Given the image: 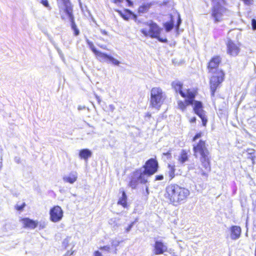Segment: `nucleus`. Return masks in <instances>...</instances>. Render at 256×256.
Returning <instances> with one entry per match:
<instances>
[{
    "label": "nucleus",
    "mask_w": 256,
    "mask_h": 256,
    "mask_svg": "<svg viewBox=\"0 0 256 256\" xmlns=\"http://www.w3.org/2000/svg\"><path fill=\"white\" fill-rule=\"evenodd\" d=\"M224 74L223 71H218V74H215L210 80V88L212 96H214L216 88L224 80Z\"/></svg>",
    "instance_id": "0eeeda50"
},
{
    "label": "nucleus",
    "mask_w": 256,
    "mask_h": 256,
    "mask_svg": "<svg viewBox=\"0 0 256 256\" xmlns=\"http://www.w3.org/2000/svg\"><path fill=\"white\" fill-rule=\"evenodd\" d=\"M220 56H216L212 58L208 62V69L209 73L218 74V71H222L218 69V66L220 62Z\"/></svg>",
    "instance_id": "9d476101"
},
{
    "label": "nucleus",
    "mask_w": 256,
    "mask_h": 256,
    "mask_svg": "<svg viewBox=\"0 0 256 256\" xmlns=\"http://www.w3.org/2000/svg\"><path fill=\"white\" fill-rule=\"evenodd\" d=\"M158 168L157 160L152 158L149 159L142 168L133 172L129 182V186L132 188H135L138 183L146 184L147 182L148 177L156 172Z\"/></svg>",
    "instance_id": "f257e3e1"
},
{
    "label": "nucleus",
    "mask_w": 256,
    "mask_h": 256,
    "mask_svg": "<svg viewBox=\"0 0 256 256\" xmlns=\"http://www.w3.org/2000/svg\"><path fill=\"white\" fill-rule=\"evenodd\" d=\"M228 54L232 56H236L240 52V48L232 40H228L227 44Z\"/></svg>",
    "instance_id": "4468645a"
},
{
    "label": "nucleus",
    "mask_w": 256,
    "mask_h": 256,
    "mask_svg": "<svg viewBox=\"0 0 256 256\" xmlns=\"http://www.w3.org/2000/svg\"><path fill=\"white\" fill-rule=\"evenodd\" d=\"M164 179V176L162 175H158L156 176V180H160Z\"/></svg>",
    "instance_id": "ea45409f"
},
{
    "label": "nucleus",
    "mask_w": 256,
    "mask_h": 256,
    "mask_svg": "<svg viewBox=\"0 0 256 256\" xmlns=\"http://www.w3.org/2000/svg\"><path fill=\"white\" fill-rule=\"evenodd\" d=\"M72 254V252H70V251H68V252H67V254H68V255H71V254Z\"/></svg>",
    "instance_id": "3c124183"
},
{
    "label": "nucleus",
    "mask_w": 256,
    "mask_h": 256,
    "mask_svg": "<svg viewBox=\"0 0 256 256\" xmlns=\"http://www.w3.org/2000/svg\"><path fill=\"white\" fill-rule=\"evenodd\" d=\"M136 220L134 221V222H132L126 228V232H128L130 231V230H132V228L134 226V224H135L136 222Z\"/></svg>",
    "instance_id": "72a5a7b5"
},
{
    "label": "nucleus",
    "mask_w": 256,
    "mask_h": 256,
    "mask_svg": "<svg viewBox=\"0 0 256 256\" xmlns=\"http://www.w3.org/2000/svg\"><path fill=\"white\" fill-rule=\"evenodd\" d=\"M147 116L150 117L151 116V114L149 113H148Z\"/></svg>",
    "instance_id": "6e6d98bb"
},
{
    "label": "nucleus",
    "mask_w": 256,
    "mask_h": 256,
    "mask_svg": "<svg viewBox=\"0 0 256 256\" xmlns=\"http://www.w3.org/2000/svg\"><path fill=\"white\" fill-rule=\"evenodd\" d=\"M181 22H182V20H181L180 14H178V20H177L176 26L177 29L179 28V26H180V24H181Z\"/></svg>",
    "instance_id": "c9c22d12"
},
{
    "label": "nucleus",
    "mask_w": 256,
    "mask_h": 256,
    "mask_svg": "<svg viewBox=\"0 0 256 256\" xmlns=\"http://www.w3.org/2000/svg\"><path fill=\"white\" fill-rule=\"evenodd\" d=\"M172 202H179L184 200L190 194L189 190L178 184H170L166 188V194Z\"/></svg>",
    "instance_id": "7ed1b4c3"
},
{
    "label": "nucleus",
    "mask_w": 256,
    "mask_h": 256,
    "mask_svg": "<svg viewBox=\"0 0 256 256\" xmlns=\"http://www.w3.org/2000/svg\"><path fill=\"white\" fill-rule=\"evenodd\" d=\"M56 1L60 10H64L65 12L68 10H72L69 0H56Z\"/></svg>",
    "instance_id": "f3484780"
},
{
    "label": "nucleus",
    "mask_w": 256,
    "mask_h": 256,
    "mask_svg": "<svg viewBox=\"0 0 256 256\" xmlns=\"http://www.w3.org/2000/svg\"><path fill=\"white\" fill-rule=\"evenodd\" d=\"M150 8V6L148 5H144L140 6L138 8V12L140 13H144L148 11Z\"/></svg>",
    "instance_id": "7c9ffc66"
},
{
    "label": "nucleus",
    "mask_w": 256,
    "mask_h": 256,
    "mask_svg": "<svg viewBox=\"0 0 256 256\" xmlns=\"http://www.w3.org/2000/svg\"><path fill=\"white\" fill-rule=\"evenodd\" d=\"M212 2L211 16L214 22L217 23L223 20L224 16H228L230 12L224 6V0H212Z\"/></svg>",
    "instance_id": "39448f33"
},
{
    "label": "nucleus",
    "mask_w": 256,
    "mask_h": 256,
    "mask_svg": "<svg viewBox=\"0 0 256 256\" xmlns=\"http://www.w3.org/2000/svg\"><path fill=\"white\" fill-rule=\"evenodd\" d=\"M186 106L188 105L186 104L182 101H179L178 102V108L180 109L182 111H184L186 110Z\"/></svg>",
    "instance_id": "473e14b6"
},
{
    "label": "nucleus",
    "mask_w": 256,
    "mask_h": 256,
    "mask_svg": "<svg viewBox=\"0 0 256 256\" xmlns=\"http://www.w3.org/2000/svg\"><path fill=\"white\" fill-rule=\"evenodd\" d=\"M68 243V240L67 238H66L64 240L62 246L63 247H64L65 248H66Z\"/></svg>",
    "instance_id": "e433bc0d"
},
{
    "label": "nucleus",
    "mask_w": 256,
    "mask_h": 256,
    "mask_svg": "<svg viewBox=\"0 0 256 256\" xmlns=\"http://www.w3.org/2000/svg\"><path fill=\"white\" fill-rule=\"evenodd\" d=\"M166 98V94L162 88H153L150 91V106L152 108L159 110Z\"/></svg>",
    "instance_id": "423d86ee"
},
{
    "label": "nucleus",
    "mask_w": 256,
    "mask_h": 256,
    "mask_svg": "<svg viewBox=\"0 0 256 256\" xmlns=\"http://www.w3.org/2000/svg\"><path fill=\"white\" fill-rule=\"evenodd\" d=\"M95 96H96V100H98V102L100 104V97L96 94L95 95Z\"/></svg>",
    "instance_id": "de8ad7c7"
},
{
    "label": "nucleus",
    "mask_w": 256,
    "mask_h": 256,
    "mask_svg": "<svg viewBox=\"0 0 256 256\" xmlns=\"http://www.w3.org/2000/svg\"><path fill=\"white\" fill-rule=\"evenodd\" d=\"M77 178V173L76 172H72L68 176H64L63 178V180L65 182L72 184L76 180Z\"/></svg>",
    "instance_id": "aec40b11"
},
{
    "label": "nucleus",
    "mask_w": 256,
    "mask_h": 256,
    "mask_svg": "<svg viewBox=\"0 0 256 256\" xmlns=\"http://www.w3.org/2000/svg\"><path fill=\"white\" fill-rule=\"evenodd\" d=\"M163 154L166 156L168 158H170L171 157V153L170 152H168L166 153H163Z\"/></svg>",
    "instance_id": "79ce46f5"
},
{
    "label": "nucleus",
    "mask_w": 256,
    "mask_h": 256,
    "mask_svg": "<svg viewBox=\"0 0 256 256\" xmlns=\"http://www.w3.org/2000/svg\"><path fill=\"white\" fill-rule=\"evenodd\" d=\"M65 13L68 15V17L69 20L71 23V27L72 30L74 31V35L76 36H78L80 34V31L77 28L76 25L74 22V18L72 14V10H68V11L65 12Z\"/></svg>",
    "instance_id": "2eb2a0df"
},
{
    "label": "nucleus",
    "mask_w": 256,
    "mask_h": 256,
    "mask_svg": "<svg viewBox=\"0 0 256 256\" xmlns=\"http://www.w3.org/2000/svg\"><path fill=\"white\" fill-rule=\"evenodd\" d=\"M194 110V112L201 118L202 125L206 126L208 122L205 112L202 110V104L200 102L195 101Z\"/></svg>",
    "instance_id": "1a4fd4ad"
},
{
    "label": "nucleus",
    "mask_w": 256,
    "mask_h": 256,
    "mask_svg": "<svg viewBox=\"0 0 256 256\" xmlns=\"http://www.w3.org/2000/svg\"><path fill=\"white\" fill-rule=\"evenodd\" d=\"M246 4H250L252 2L253 0H243Z\"/></svg>",
    "instance_id": "37998d69"
},
{
    "label": "nucleus",
    "mask_w": 256,
    "mask_h": 256,
    "mask_svg": "<svg viewBox=\"0 0 256 256\" xmlns=\"http://www.w3.org/2000/svg\"><path fill=\"white\" fill-rule=\"evenodd\" d=\"M25 204L24 203H23L22 205L21 206H18V205H17L16 208H24V207L25 206Z\"/></svg>",
    "instance_id": "49530a36"
},
{
    "label": "nucleus",
    "mask_w": 256,
    "mask_h": 256,
    "mask_svg": "<svg viewBox=\"0 0 256 256\" xmlns=\"http://www.w3.org/2000/svg\"><path fill=\"white\" fill-rule=\"evenodd\" d=\"M182 86L183 84L178 80H176L172 83V86L175 90L176 92H178L182 97L185 98L186 96V94L182 90Z\"/></svg>",
    "instance_id": "a211bd4d"
},
{
    "label": "nucleus",
    "mask_w": 256,
    "mask_h": 256,
    "mask_svg": "<svg viewBox=\"0 0 256 256\" xmlns=\"http://www.w3.org/2000/svg\"><path fill=\"white\" fill-rule=\"evenodd\" d=\"M175 166L174 165L168 164V170L166 173V176H168L169 180H172L175 176Z\"/></svg>",
    "instance_id": "412c9836"
},
{
    "label": "nucleus",
    "mask_w": 256,
    "mask_h": 256,
    "mask_svg": "<svg viewBox=\"0 0 256 256\" xmlns=\"http://www.w3.org/2000/svg\"><path fill=\"white\" fill-rule=\"evenodd\" d=\"M110 248L109 246H104L102 248V249H104L105 250H108Z\"/></svg>",
    "instance_id": "8fccbe9b"
},
{
    "label": "nucleus",
    "mask_w": 256,
    "mask_h": 256,
    "mask_svg": "<svg viewBox=\"0 0 256 256\" xmlns=\"http://www.w3.org/2000/svg\"><path fill=\"white\" fill-rule=\"evenodd\" d=\"M185 98H186L185 100V102L187 105L192 104L194 102V98H195V95L194 92L190 90L187 91L186 94Z\"/></svg>",
    "instance_id": "5701e85b"
},
{
    "label": "nucleus",
    "mask_w": 256,
    "mask_h": 256,
    "mask_svg": "<svg viewBox=\"0 0 256 256\" xmlns=\"http://www.w3.org/2000/svg\"><path fill=\"white\" fill-rule=\"evenodd\" d=\"M52 208H61L60 206H54L52 207Z\"/></svg>",
    "instance_id": "864d4df0"
},
{
    "label": "nucleus",
    "mask_w": 256,
    "mask_h": 256,
    "mask_svg": "<svg viewBox=\"0 0 256 256\" xmlns=\"http://www.w3.org/2000/svg\"><path fill=\"white\" fill-rule=\"evenodd\" d=\"M2 151L0 149V171L1 170V169L2 167Z\"/></svg>",
    "instance_id": "4c0bfd02"
},
{
    "label": "nucleus",
    "mask_w": 256,
    "mask_h": 256,
    "mask_svg": "<svg viewBox=\"0 0 256 256\" xmlns=\"http://www.w3.org/2000/svg\"><path fill=\"white\" fill-rule=\"evenodd\" d=\"M86 42H87V44L88 45L90 49L95 54L98 50L94 47L92 42H90L88 40H86Z\"/></svg>",
    "instance_id": "cd10ccee"
},
{
    "label": "nucleus",
    "mask_w": 256,
    "mask_h": 256,
    "mask_svg": "<svg viewBox=\"0 0 256 256\" xmlns=\"http://www.w3.org/2000/svg\"><path fill=\"white\" fill-rule=\"evenodd\" d=\"M97 59L100 62H111L114 65L118 66L120 62L111 56L98 51L95 54Z\"/></svg>",
    "instance_id": "6e6552de"
},
{
    "label": "nucleus",
    "mask_w": 256,
    "mask_h": 256,
    "mask_svg": "<svg viewBox=\"0 0 256 256\" xmlns=\"http://www.w3.org/2000/svg\"><path fill=\"white\" fill-rule=\"evenodd\" d=\"M94 256H102V254L98 250L96 251L94 253Z\"/></svg>",
    "instance_id": "a19ab883"
},
{
    "label": "nucleus",
    "mask_w": 256,
    "mask_h": 256,
    "mask_svg": "<svg viewBox=\"0 0 256 256\" xmlns=\"http://www.w3.org/2000/svg\"><path fill=\"white\" fill-rule=\"evenodd\" d=\"M230 237L232 240H236L240 238L242 230L240 226H232L230 228Z\"/></svg>",
    "instance_id": "dca6fc26"
},
{
    "label": "nucleus",
    "mask_w": 256,
    "mask_h": 256,
    "mask_svg": "<svg viewBox=\"0 0 256 256\" xmlns=\"http://www.w3.org/2000/svg\"><path fill=\"white\" fill-rule=\"evenodd\" d=\"M120 192H122V196L119 198L118 204H120L121 206L124 208L126 206L127 196L126 192H124L122 188L120 189Z\"/></svg>",
    "instance_id": "4be33fe9"
},
{
    "label": "nucleus",
    "mask_w": 256,
    "mask_h": 256,
    "mask_svg": "<svg viewBox=\"0 0 256 256\" xmlns=\"http://www.w3.org/2000/svg\"><path fill=\"white\" fill-rule=\"evenodd\" d=\"M86 108V106H78V110H84Z\"/></svg>",
    "instance_id": "a18cd8bd"
},
{
    "label": "nucleus",
    "mask_w": 256,
    "mask_h": 256,
    "mask_svg": "<svg viewBox=\"0 0 256 256\" xmlns=\"http://www.w3.org/2000/svg\"><path fill=\"white\" fill-rule=\"evenodd\" d=\"M167 250L168 246L162 240H156L155 241L154 252L156 255L163 254L164 252H167Z\"/></svg>",
    "instance_id": "9b49d317"
},
{
    "label": "nucleus",
    "mask_w": 256,
    "mask_h": 256,
    "mask_svg": "<svg viewBox=\"0 0 256 256\" xmlns=\"http://www.w3.org/2000/svg\"><path fill=\"white\" fill-rule=\"evenodd\" d=\"M63 214L62 209H50V220L54 222H59L63 217Z\"/></svg>",
    "instance_id": "ddd939ff"
},
{
    "label": "nucleus",
    "mask_w": 256,
    "mask_h": 256,
    "mask_svg": "<svg viewBox=\"0 0 256 256\" xmlns=\"http://www.w3.org/2000/svg\"><path fill=\"white\" fill-rule=\"evenodd\" d=\"M19 210H22L23 209H22V208H20V209H19Z\"/></svg>",
    "instance_id": "4d7b16f0"
},
{
    "label": "nucleus",
    "mask_w": 256,
    "mask_h": 256,
    "mask_svg": "<svg viewBox=\"0 0 256 256\" xmlns=\"http://www.w3.org/2000/svg\"><path fill=\"white\" fill-rule=\"evenodd\" d=\"M129 6H131L133 5V2L130 0H126ZM124 0H113L112 2L116 4L121 3L123 2Z\"/></svg>",
    "instance_id": "2f4dec72"
},
{
    "label": "nucleus",
    "mask_w": 256,
    "mask_h": 256,
    "mask_svg": "<svg viewBox=\"0 0 256 256\" xmlns=\"http://www.w3.org/2000/svg\"><path fill=\"white\" fill-rule=\"evenodd\" d=\"M254 150H253V149H248L247 150V152L250 154H252L254 153Z\"/></svg>",
    "instance_id": "c03bdc74"
},
{
    "label": "nucleus",
    "mask_w": 256,
    "mask_h": 256,
    "mask_svg": "<svg viewBox=\"0 0 256 256\" xmlns=\"http://www.w3.org/2000/svg\"><path fill=\"white\" fill-rule=\"evenodd\" d=\"M144 24L148 26V28H143L140 31L145 36L152 38H156L160 42L166 43L168 40L166 37H160V34L162 28H160L156 22L149 20L144 22Z\"/></svg>",
    "instance_id": "20e7f679"
},
{
    "label": "nucleus",
    "mask_w": 256,
    "mask_h": 256,
    "mask_svg": "<svg viewBox=\"0 0 256 256\" xmlns=\"http://www.w3.org/2000/svg\"><path fill=\"white\" fill-rule=\"evenodd\" d=\"M92 155V152L88 149L85 148L80 150L79 156L81 158L85 160H87L88 158L90 157Z\"/></svg>",
    "instance_id": "b1692460"
},
{
    "label": "nucleus",
    "mask_w": 256,
    "mask_h": 256,
    "mask_svg": "<svg viewBox=\"0 0 256 256\" xmlns=\"http://www.w3.org/2000/svg\"><path fill=\"white\" fill-rule=\"evenodd\" d=\"M193 150L196 158H199L201 166L200 167V174L206 178L211 170L210 156L204 141L200 140L196 144H194Z\"/></svg>",
    "instance_id": "f03ea898"
},
{
    "label": "nucleus",
    "mask_w": 256,
    "mask_h": 256,
    "mask_svg": "<svg viewBox=\"0 0 256 256\" xmlns=\"http://www.w3.org/2000/svg\"><path fill=\"white\" fill-rule=\"evenodd\" d=\"M128 14L126 15L122 14L121 12L118 11L120 14L122 16V18H124V20H128L130 18V15H132L134 18H136V16L130 10H127L126 11Z\"/></svg>",
    "instance_id": "a878e982"
},
{
    "label": "nucleus",
    "mask_w": 256,
    "mask_h": 256,
    "mask_svg": "<svg viewBox=\"0 0 256 256\" xmlns=\"http://www.w3.org/2000/svg\"><path fill=\"white\" fill-rule=\"evenodd\" d=\"M20 222L22 224L23 228H24L34 230L38 226L36 220L28 218H20Z\"/></svg>",
    "instance_id": "f8f14e48"
},
{
    "label": "nucleus",
    "mask_w": 256,
    "mask_h": 256,
    "mask_svg": "<svg viewBox=\"0 0 256 256\" xmlns=\"http://www.w3.org/2000/svg\"><path fill=\"white\" fill-rule=\"evenodd\" d=\"M202 136V134L201 133H198L196 134L195 136L193 138V140L194 141H195L197 139L199 138H200Z\"/></svg>",
    "instance_id": "58836bf2"
},
{
    "label": "nucleus",
    "mask_w": 256,
    "mask_h": 256,
    "mask_svg": "<svg viewBox=\"0 0 256 256\" xmlns=\"http://www.w3.org/2000/svg\"><path fill=\"white\" fill-rule=\"evenodd\" d=\"M108 224L112 226L114 230H116L120 226L118 220H116L115 218L110 219L108 221Z\"/></svg>",
    "instance_id": "393cba45"
},
{
    "label": "nucleus",
    "mask_w": 256,
    "mask_h": 256,
    "mask_svg": "<svg viewBox=\"0 0 256 256\" xmlns=\"http://www.w3.org/2000/svg\"><path fill=\"white\" fill-rule=\"evenodd\" d=\"M174 23L173 22H166L164 24V26L166 30V32H170L174 28Z\"/></svg>",
    "instance_id": "bb28decb"
},
{
    "label": "nucleus",
    "mask_w": 256,
    "mask_h": 256,
    "mask_svg": "<svg viewBox=\"0 0 256 256\" xmlns=\"http://www.w3.org/2000/svg\"><path fill=\"white\" fill-rule=\"evenodd\" d=\"M100 48H104V49H106V46H100Z\"/></svg>",
    "instance_id": "603ef678"
},
{
    "label": "nucleus",
    "mask_w": 256,
    "mask_h": 256,
    "mask_svg": "<svg viewBox=\"0 0 256 256\" xmlns=\"http://www.w3.org/2000/svg\"><path fill=\"white\" fill-rule=\"evenodd\" d=\"M40 3L42 4L44 7L50 10L51 7L50 6L48 0H37Z\"/></svg>",
    "instance_id": "c85d7f7f"
},
{
    "label": "nucleus",
    "mask_w": 256,
    "mask_h": 256,
    "mask_svg": "<svg viewBox=\"0 0 256 256\" xmlns=\"http://www.w3.org/2000/svg\"><path fill=\"white\" fill-rule=\"evenodd\" d=\"M49 39H50V42H51L52 44H54V42H53V40H52L50 38H49Z\"/></svg>",
    "instance_id": "5fc2aeb1"
},
{
    "label": "nucleus",
    "mask_w": 256,
    "mask_h": 256,
    "mask_svg": "<svg viewBox=\"0 0 256 256\" xmlns=\"http://www.w3.org/2000/svg\"><path fill=\"white\" fill-rule=\"evenodd\" d=\"M188 160V152L185 150H182L178 156V163L180 164H183Z\"/></svg>",
    "instance_id": "6ab92c4d"
},
{
    "label": "nucleus",
    "mask_w": 256,
    "mask_h": 256,
    "mask_svg": "<svg viewBox=\"0 0 256 256\" xmlns=\"http://www.w3.org/2000/svg\"><path fill=\"white\" fill-rule=\"evenodd\" d=\"M196 117H193L190 120V122H192H192H196Z\"/></svg>",
    "instance_id": "09e8293b"
},
{
    "label": "nucleus",
    "mask_w": 256,
    "mask_h": 256,
    "mask_svg": "<svg viewBox=\"0 0 256 256\" xmlns=\"http://www.w3.org/2000/svg\"><path fill=\"white\" fill-rule=\"evenodd\" d=\"M36 223L38 224V226H39L40 230L44 228L47 225V223L46 222L43 221V220H40V222H38V220H36Z\"/></svg>",
    "instance_id": "c756f323"
},
{
    "label": "nucleus",
    "mask_w": 256,
    "mask_h": 256,
    "mask_svg": "<svg viewBox=\"0 0 256 256\" xmlns=\"http://www.w3.org/2000/svg\"><path fill=\"white\" fill-rule=\"evenodd\" d=\"M252 26L253 30H256V20L254 18L252 20Z\"/></svg>",
    "instance_id": "f704fd0d"
}]
</instances>
